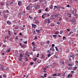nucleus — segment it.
<instances>
[{"instance_id":"11","label":"nucleus","mask_w":78,"mask_h":78,"mask_svg":"<svg viewBox=\"0 0 78 78\" xmlns=\"http://www.w3.org/2000/svg\"><path fill=\"white\" fill-rule=\"evenodd\" d=\"M37 50V48L35 47H34V48H33L32 51H36Z\"/></svg>"},{"instance_id":"13","label":"nucleus","mask_w":78,"mask_h":78,"mask_svg":"<svg viewBox=\"0 0 78 78\" xmlns=\"http://www.w3.org/2000/svg\"><path fill=\"white\" fill-rule=\"evenodd\" d=\"M32 46L33 47H35L36 46V44H35V43H34V42H33L32 43Z\"/></svg>"},{"instance_id":"17","label":"nucleus","mask_w":78,"mask_h":78,"mask_svg":"<svg viewBox=\"0 0 78 78\" xmlns=\"http://www.w3.org/2000/svg\"><path fill=\"white\" fill-rule=\"evenodd\" d=\"M21 48H26V45L24 44V45H23L21 46Z\"/></svg>"},{"instance_id":"28","label":"nucleus","mask_w":78,"mask_h":78,"mask_svg":"<svg viewBox=\"0 0 78 78\" xmlns=\"http://www.w3.org/2000/svg\"><path fill=\"white\" fill-rule=\"evenodd\" d=\"M51 76H52L53 77V76H57V74H56V73H54L53 75H52Z\"/></svg>"},{"instance_id":"24","label":"nucleus","mask_w":78,"mask_h":78,"mask_svg":"<svg viewBox=\"0 0 78 78\" xmlns=\"http://www.w3.org/2000/svg\"><path fill=\"white\" fill-rule=\"evenodd\" d=\"M32 33L34 35L36 34V31L35 30H33L32 31Z\"/></svg>"},{"instance_id":"44","label":"nucleus","mask_w":78,"mask_h":78,"mask_svg":"<svg viewBox=\"0 0 78 78\" xmlns=\"http://www.w3.org/2000/svg\"><path fill=\"white\" fill-rule=\"evenodd\" d=\"M36 5L37 6L38 8H40V5H39L37 4Z\"/></svg>"},{"instance_id":"58","label":"nucleus","mask_w":78,"mask_h":78,"mask_svg":"<svg viewBox=\"0 0 78 78\" xmlns=\"http://www.w3.org/2000/svg\"><path fill=\"white\" fill-rule=\"evenodd\" d=\"M58 16H59V15H55L54 16V17H58Z\"/></svg>"},{"instance_id":"26","label":"nucleus","mask_w":78,"mask_h":78,"mask_svg":"<svg viewBox=\"0 0 78 78\" xmlns=\"http://www.w3.org/2000/svg\"><path fill=\"white\" fill-rule=\"evenodd\" d=\"M42 12V10H41V9H39L38 10V13H39V14H40V13H41V12Z\"/></svg>"},{"instance_id":"53","label":"nucleus","mask_w":78,"mask_h":78,"mask_svg":"<svg viewBox=\"0 0 78 78\" xmlns=\"http://www.w3.org/2000/svg\"><path fill=\"white\" fill-rule=\"evenodd\" d=\"M22 58H20L19 60L20 61H22Z\"/></svg>"},{"instance_id":"16","label":"nucleus","mask_w":78,"mask_h":78,"mask_svg":"<svg viewBox=\"0 0 78 78\" xmlns=\"http://www.w3.org/2000/svg\"><path fill=\"white\" fill-rule=\"evenodd\" d=\"M41 59H44V58H45V55H41Z\"/></svg>"},{"instance_id":"10","label":"nucleus","mask_w":78,"mask_h":78,"mask_svg":"<svg viewBox=\"0 0 78 78\" xmlns=\"http://www.w3.org/2000/svg\"><path fill=\"white\" fill-rule=\"evenodd\" d=\"M18 5L19 6H21L22 5V2L20 1H18Z\"/></svg>"},{"instance_id":"47","label":"nucleus","mask_w":78,"mask_h":78,"mask_svg":"<svg viewBox=\"0 0 78 78\" xmlns=\"http://www.w3.org/2000/svg\"><path fill=\"white\" fill-rule=\"evenodd\" d=\"M6 5L7 6V7H8V6H9V4L8 3V2H6Z\"/></svg>"},{"instance_id":"45","label":"nucleus","mask_w":78,"mask_h":78,"mask_svg":"<svg viewBox=\"0 0 78 78\" xmlns=\"http://www.w3.org/2000/svg\"><path fill=\"white\" fill-rule=\"evenodd\" d=\"M42 19H45V16H44V15H42Z\"/></svg>"},{"instance_id":"36","label":"nucleus","mask_w":78,"mask_h":78,"mask_svg":"<svg viewBox=\"0 0 78 78\" xmlns=\"http://www.w3.org/2000/svg\"><path fill=\"white\" fill-rule=\"evenodd\" d=\"M77 66H75L74 67V70H76V69H77Z\"/></svg>"},{"instance_id":"62","label":"nucleus","mask_w":78,"mask_h":78,"mask_svg":"<svg viewBox=\"0 0 78 78\" xmlns=\"http://www.w3.org/2000/svg\"><path fill=\"white\" fill-rule=\"evenodd\" d=\"M62 20V18H60L59 19V21H61Z\"/></svg>"},{"instance_id":"21","label":"nucleus","mask_w":78,"mask_h":78,"mask_svg":"<svg viewBox=\"0 0 78 78\" xmlns=\"http://www.w3.org/2000/svg\"><path fill=\"white\" fill-rule=\"evenodd\" d=\"M4 16L5 19H6L7 18V17H8V15H6L5 14L4 15Z\"/></svg>"},{"instance_id":"56","label":"nucleus","mask_w":78,"mask_h":78,"mask_svg":"<svg viewBox=\"0 0 78 78\" xmlns=\"http://www.w3.org/2000/svg\"><path fill=\"white\" fill-rule=\"evenodd\" d=\"M47 68H50V66H46V68H45L46 69H47Z\"/></svg>"},{"instance_id":"49","label":"nucleus","mask_w":78,"mask_h":78,"mask_svg":"<svg viewBox=\"0 0 78 78\" xmlns=\"http://www.w3.org/2000/svg\"><path fill=\"white\" fill-rule=\"evenodd\" d=\"M75 63L76 64H78V61H75Z\"/></svg>"},{"instance_id":"57","label":"nucleus","mask_w":78,"mask_h":78,"mask_svg":"<svg viewBox=\"0 0 78 78\" xmlns=\"http://www.w3.org/2000/svg\"><path fill=\"white\" fill-rule=\"evenodd\" d=\"M45 11H48V9H47V8H46V9H45Z\"/></svg>"},{"instance_id":"22","label":"nucleus","mask_w":78,"mask_h":78,"mask_svg":"<svg viewBox=\"0 0 78 78\" xmlns=\"http://www.w3.org/2000/svg\"><path fill=\"white\" fill-rule=\"evenodd\" d=\"M54 9H58V6H56V5L54 6Z\"/></svg>"},{"instance_id":"25","label":"nucleus","mask_w":78,"mask_h":78,"mask_svg":"<svg viewBox=\"0 0 78 78\" xmlns=\"http://www.w3.org/2000/svg\"><path fill=\"white\" fill-rule=\"evenodd\" d=\"M62 38H63V40H64L65 39V40L67 39V38H66V36H64Z\"/></svg>"},{"instance_id":"15","label":"nucleus","mask_w":78,"mask_h":78,"mask_svg":"<svg viewBox=\"0 0 78 78\" xmlns=\"http://www.w3.org/2000/svg\"><path fill=\"white\" fill-rule=\"evenodd\" d=\"M45 70H46V68H44L42 70L43 72H44V73H47V72L45 71Z\"/></svg>"},{"instance_id":"5","label":"nucleus","mask_w":78,"mask_h":78,"mask_svg":"<svg viewBox=\"0 0 78 78\" xmlns=\"http://www.w3.org/2000/svg\"><path fill=\"white\" fill-rule=\"evenodd\" d=\"M73 12V14H74V16H75V17H76V18H77V17H78V15H77V14L76 13H75L74 12V10H73L72 11Z\"/></svg>"},{"instance_id":"64","label":"nucleus","mask_w":78,"mask_h":78,"mask_svg":"<svg viewBox=\"0 0 78 78\" xmlns=\"http://www.w3.org/2000/svg\"><path fill=\"white\" fill-rule=\"evenodd\" d=\"M53 37H57V35H53Z\"/></svg>"},{"instance_id":"51","label":"nucleus","mask_w":78,"mask_h":78,"mask_svg":"<svg viewBox=\"0 0 78 78\" xmlns=\"http://www.w3.org/2000/svg\"><path fill=\"white\" fill-rule=\"evenodd\" d=\"M62 62H61V63L62 64H64V60H62Z\"/></svg>"},{"instance_id":"30","label":"nucleus","mask_w":78,"mask_h":78,"mask_svg":"<svg viewBox=\"0 0 78 78\" xmlns=\"http://www.w3.org/2000/svg\"><path fill=\"white\" fill-rule=\"evenodd\" d=\"M23 42H24V44H27L28 41H27L24 42V41H23Z\"/></svg>"},{"instance_id":"55","label":"nucleus","mask_w":78,"mask_h":78,"mask_svg":"<svg viewBox=\"0 0 78 78\" xmlns=\"http://www.w3.org/2000/svg\"><path fill=\"white\" fill-rule=\"evenodd\" d=\"M55 48H56V51H58V49L57 48V47H55Z\"/></svg>"},{"instance_id":"54","label":"nucleus","mask_w":78,"mask_h":78,"mask_svg":"<svg viewBox=\"0 0 78 78\" xmlns=\"http://www.w3.org/2000/svg\"><path fill=\"white\" fill-rule=\"evenodd\" d=\"M39 31H40V30H37L36 29V32L37 33H39Z\"/></svg>"},{"instance_id":"39","label":"nucleus","mask_w":78,"mask_h":78,"mask_svg":"<svg viewBox=\"0 0 78 78\" xmlns=\"http://www.w3.org/2000/svg\"><path fill=\"white\" fill-rule=\"evenodd\" d=\"M51 55H51L50 54H48V58H49L50 56H51Z\"/></svg>"},{"instance_id":"12","label":"nucleus","mask_w":78,"mask_h":78,"mask_svg":"<svg viewBox=\"0 0 78 78\" xmlns=\"http://www.w3.org/2000/svg\"><path fill=\"white\" fill-rule=\"evenodd\" d=\"M0 4H1V5L2 6H4V5H5V2H1Z\"/></svg>"},{"instance_id":"6","label":"nucleus","mask_w":78,"mask_h":78,"mask_svg":"<svg viewBox=\"0 0 78 78\" xmlns=\"http://www.w3.org/2000/svg\"><path fill=\"white\" fill-rule=\"evenodd\" d=\"M75 56L74 55H70V56H68V58H69V57H72V59H73L75 58Z\"/></svg>"},{"instance_id":"48","label":"nucleus","mask_w":78,"mask_h":78,"mask_svg":"<svg viewBox=\"0 0 78 78\" xmlns=\"http://www.w3.org/2000/svg\"><path fill=\"white\" fill-rule=\"evenodd\" d=\"M73 65L71 64L70 63H69L68 65V66H72Z\"/></svg>"},{"instance_id":"37","label":"nucleus","mask_w":78,"mask_h":78,"mask_svg":"<svg viewBox=\"0 0 78 78\" xmlns=\"http://www.w3.org/2000/svg\"><path fill=\"white\" fill-rule=\"evenodd\" d=\"M13 4V2L11 1V2L9 3V5H12Z\"/></svg>"},{"instance_id":"20","label":"nucleus","mask_w":78,"mask_h":78,"mask_svg":"<svg viewBox=\"0 0 78 78\" xmlns=\"http://www.w3.org/2000/svg\"><path fill=\"white\" fill-rule=\"evenodd\" d=\"M24 55V54H23V55H22V53H21L20 54V58H22V57H23V55Z\"/></svg>"},{"instance_id":"50","label":"nucleus","mask_w":78,"mask_h":78,"mask_svg":"<svg viewBox=\"0 0 78 78\" xmlns=\"http://www.w3.org/2000/svg\"><path fill=\"white\" fill-rule=\"evenodd\" d=\"M10 49H11V48H10L9 49L6 51H8V52H10V51H11V50H10Z\"/></svg>"},{"instance_id":"40","label":"nucleus","mask_w":78,"mask_h":78,"mask_svg":"<svg viewBox=\"0 0 78 78\" xmlns=\"http://www.w3.org/2000/svg\"><path fill=\"white\" fill-rule=\"evenodd\" d=\"M72 69V66H69V68L68 69V70H70V69Z\"/></svg>"},{"instance_id":"46","label":"nucleus","mask_w":78,"mask_h":78,"mask_svg":"<svg viewBox=\"0 0 78 78\" xmlns=\"http://www.w3.org/2000/svg\"><path fill=\"white\" fill-rule=\"evenodd\" d=\"M37 58L36 57H35V58H34V61H36V60H37Z\"/></svg>"},{"instance_id":"33","label":"nucleus","mask_w":78,"mask_h":78,"mask_svg":"<svg viewBox=\"0 0 78 78\" xmlns=\"http://www.w3.org/2000/svg\"><path fill=\"white\" fill-rule=\"evenodd\" d=\"M63 33V31L62 30H60V33L59 34H62Z\"/></svg>"},{"instance_id":"34","label":"nucleus","mask_w":78,"mask_h":78,"mask_svg":"<svg viewBox=\"0 0 78 78\" xmlns=\"http://www.w3.org/2000/svg\"><path fill=\"white\" fill-rule=\"evenodd\" d=\"M3 76L4 78H5V77H6V75L5 74H3Z\"/></svg>"},{"instance_id":"23","label":"nucleus","mask_w":78,"mask_h":78,"mask_svg":"<svg viewBox=\"0 0 78 78\" xmlns=\"http://www.w3.org/2000/svg\"><path fill=\"white\" fill-rule=\"evenodd\" d=\"M70 21H71L73 22V23H74L75 21V19H72L71 20H70Z\"/></svg>"},{"instance_id":"43","label":"nucleus","mask_w":78,"mask_h":78,"mask_svg":"<svg viewBox=\"0 0 78 78\" xmlns=\"http://www.w3.org/2000/svg\"><path fill=\"white\" fill-rule=\"evenodd\" d=\"M39 3H41L42 2V0H39Z\"/></svg>"},{"instance_id":"38","label":"nucleus","mask_w":78,"mask_h":78,"mask_svg":"<svg viewBox=\"0 0 78 78\" xmlns=\"http://www.w3.org/2000/svg\"><path fill=\"white\" fill-rule=\"evenodd\" d=\"M74 11H74L75 13H76V12H77V10L76 9H74L73 10Z\"/></svg>"},{"instance_id":"2","label":"nucleus","mask_w":78,"mask_h":78,"mask_svg":"<svg viewBox=\"0 0 78 78\" xmlns=\"http://www.w3.org/2000/svg\"><path fill=\"white\" fill-rule=\"evenodd\" d=\"M43 15L44 16V17H50V14L48 13H45L43 14Z\"/></svg>"},{"instance_id":"29","label":"nucleus","mask_w":78,"mask_h":78,"mask_svg":"<svg viewBox=\"0 0 78 78\" xmlns=\"http://www.w3.org/2000/svg\"><path fill=\"white\" fill-rule=\"evenodd\" d=\"M57 76H61V73H58V74H57Z\"/></svg>"},{"instance_id":"41","label":"nucleus","mask_w":78,"mask_h":78,"mask_svg":"<svg viewBox=\"0 0 78 78\" xmlns=\"http://www.w3.org/2000/svg\"><path fill=\"white\" fill-rule=\"evenodd\" d=\"M69 60L70 62H72V59H71V58H70V57H69Z\"/></svg>"},{"instance_id":"3","label":"nucleus","mask_w":78,"mask_h":78,"mask_svg":"<svg viewBox=\"0 0 78 78\" xmlns=\"http://www.w3.org/2000/svg\"><path fill=\"white\" fill-rule=\"evenodd\" d=\"M32 9V7H31L30 5H29V6H27L26 7V9L27 10H31Z\"/></svg>"},{"instance_id":"42","label":"nucleus","mask_w":78,"mask_h":78,"mask_svg":"<svg viewBox=\"0 0 78 78\" xmlns=\"http://www.w3.org/2000/svg\"><path fill=\"white\" fill-rule=\"evenodd\" d=\"M54 57H55V58L56 59H57V58H58V56H56V54L54 55Z\"/></svg>"},{"instance_id":"19","label":"nucleus","mask_w":78,"mask_h":78,"mask_svg":"<svg viewBox=\"0 0 78 78\" xmlns=\"http://www.w3.org/2000/svg\"><path fill=\"white\" fill-rule=\"evenodd\" d=\"M50 27H54V26H55V24L54 23H51L50 24Z\"/></svg>"},{"instance_id":"7","label":"nucleus","mask_w":78,"mask_h":78,"mask_svg":"<svg viewBox=\"0 0 78 78\" xmlns=\"http://www.w3.org/2000/svg\"><path fill=\"white\" fill-rule=\"evenodd\" d=\"M32 27H34V28H36L37 27V25H36V24H32Z\"/></svg>"},{"instance_id":"27","label":"nucleus","mask_w":78,"mask_h":78,"mask_svg":"<svg viewBox=\"0 0 78 78\" xmlns=\"http://www.w3.org/2000/svg\"><path fill=\"white\" fill-rule=\"evenodd\" d=\"M59 33V32L58 31H57L55 32V34L56 35L58 34Z\"/></svg>"},{"instance_id":"35","label":"nucleus","mask_w":78,"mask_h":78,"mask_svg":"<svg viewBox=\"0 0 78 78\" xmlns=\"http://www.w3.org/2000/svg\"><path fill=\"white\" fill-rule=\"evenodd\" d=\"M46 43L48 45H49V44H50V41H47L46 42Z\"/></svg>"},{"instance_id":"59","label":"nucleus","mask_w":78,"mask_h":78,"mask_svg":"<svg viewBox=\"0 0 78 78\" xmlns=\"http://www.w3.org/2000/svg\"><path fill=\"white\" fill-rule=\"evenodd\" d=\"M1 69L2 70H3L5 69L4 67H1Z\"/></svg>"},{"instance_id":"61","label":"nucleus","mask_w":78,"mask_h":78,"mask_svg":"<svg viewBox=\"0 0 78 78\" xmlns=\"http://www.w3.org/2000/svg\"><path fill=\"white\" fill-rule=\"evenodd\" d=\"M57 24H58V25H60V23H59V22L57 21Z\"/></svg>"},{"instance_id":"63","label":"nucleus","mask_w":78,"mask_h":78,"mask_svg":"<svg viewBox=\"0 0 78 78\" xmlns=\"http://www.w3.org/2000/svg\"><path fill=\"white\" fill-rule=\"evenodd\" d=\"M2 46L3 47H6V45L5 44H4L2 45Z\"/></svg>"},{"instance_id":"9","label":"nucleus","mask_w":78,"mask_h":78,"mask_svg":"<svg viewBox=\"0 0 78 78\" xmlns=\"http://www.w3.org/2000/svg\"><path fill=\"white\" fill-rule=\"evenodd\" d=\"M49 8L51 9H52L53 8V6L52 5H51L49 7Z\"/></svg>"},{"instance_id":"32","label":"nucleus","mask_w":78,"mask_h":78,"mask_svg":"<svg viewBox=\"0 0 78 78\" xmlns=\"http://www.w3.org/2000/svg\"><path fill=\"white\" fill-rule=\"evenodd\" d=\"M34 8H35L36 9H38V8H38V7H37V6L36 5L34 6Z\"/></svg>"},{"instance_id":"4","label":"nucleus","mask_w":78,"mask_h":78,"mask_svg":"<svg viewBox=\"0 0 78 78\" xmlns=\"http://www.w3.org/2000/svg\"><path fill=\"white\" fill-rule=\"evenodd\" d=\"M7 24L9 25H12V23L11 21L8 20L7 21Z\"/></svg>"},{"instance_id":"31","label":"nucleus","mask_w":78,"mask_h":78,"mask_svg":"<svg viewBox=\"0 0 78 78\" xmlns=\"http://www.w3.org/2000/svg\"><path fill=\"white\" fill-rule=\"evenodd\" d=\"M47 52L49 54H50L51 53V51H50V50H48Z\"/></svg>"},{"instance_id":"8","label":"nucleus","mask_w":78,"mask_h":78,"mask_svg":"<svg viewBox=\"0 0 78 78\" xmlns=\"http://www.w3.org/2000/svg\"><path fill=\"white\" fill-rule=\"evenodd\" d=\"M50 51H55V49H54V48L51 47L50 49Z\"/></svg>"},{"instance_id":"14","label":"nucleus","mask_w":78,"mask_h":78,"mask_svg":"<svg viewBox=\"0 0 78 78\" xmlns=\"http://www.w3.org/2000/svg\"><path fill=\"white\" fill-rule=\"evenodd\" d=\"M67 15H68V16H69V18H71V16L72 15V13H68L67 14Z\"/></svg>"},{"instance_id":"18","label":"nucleus","mask_w":78,"mask_h":78,"mask_svg":"<svg viewBox=\"0 0 78 78\" xmlns=\"http://www.w3.org/2000/svg\"><path fill=\"white\" fill-rule=\"evenodd\" d=\"M25 14H26V11H23V12L22 13V15L23 16H25Z\"/></svg>"},{"instance_id":"52","label":"nucleus","mask_w":78,"mask_h":78,"mask_svg":"<svg viewBox=\"0 0 78 78\" xmlns=\"http://www.w3.org/2000/svg\"><path fill=\"white\" fill-rule=\"evenodd\" d=\"M61 9H63V10L65 9V8L63 6L61 7Z\"/></svg>"},{"instance_id":"60","label":"nucleus","mask_w":78,"mask_h":78,"mask_svg":"<svg viewBox=\"0 0 78 78\" xmlns=\"http://www.w3.org/2000/svg\"><path fill=\"white\" fill-rule=\"evenodd\" d=\"M55 44H52V47H55Z\"/></svg>"},{"instance_id":"1","label":"nucleus","mask_w":78,"mask_h":78,"mask_svg":"<svg viewBox=\"0 0 78 78\" xmlns=\"http://www.w3.org/2000/svg\"><path fill=\"white\" fill-rule=\"evenodd\" d=\"M50 23L51 22H50V19H45V21H44V24H46V23Z\"/></svg>"}]
</instances>
